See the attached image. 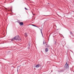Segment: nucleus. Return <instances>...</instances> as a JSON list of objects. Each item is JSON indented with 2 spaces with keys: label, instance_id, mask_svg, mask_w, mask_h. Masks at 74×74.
Wrapping results in <instances>:
<instances>
[{
  "label": "nucleus",
  "instance_id": "obj_6",
  "mask_svg": "<svg viewBox=\"0 0 74 74\" xmlns=\"http://www.w3.org/2000/svg\"><path fill=\"white\" fill-rule=\"evenodd\" d=\"M45 51L46 52H48V49L46 48L45 49Z\"/></svg>",
  "mask_w": 74,
  "mask_h": 74
},
{
  "label": "nucleus",
  "instance_id": "obj_12",
  "mask_svg": "<svg viewBox=\"0 0 74 74\" xmlns=\"http://www.w3.org/2000/svg\"><path fill=\"white\" fill-rule=\"evenodd\" d=\"M70 34H72V33L71 32H70Z\"/></svg>",
  "mask_w": 74,
  "mask_h": 74
},
{
  "label": "nucleus",
  "instance_id": "obj_4",
  "mask_svg": "<svg viewBox=\"0 0 74 74\" xmlns=\"http://www.w3.org/2000/svg\"><path fill=\"white\" fill-rule=\"evenodd\" d=\"M20 24V26H22V25H23V23L22 22H21L20 23H19Z\"/></svg>",
  "mask_w": 74,
  "mask_h": 74
},
{
  "label": "nucleus",
  "instance_id": "obj_1",
  "mask_svg": "<svg viewBox=\"0 0 74 74\" xmlns=\"http://www.w3.org/2000/svg\"><path fill=\"white\" fill-rule=\"evenodd\" d=\"M11 40L12 41H14V40H16V41H21V39L19 36H16L12 39H11Z\"/></svg>",
  "mask_w": 74,
  "mask_h": 74
},
{
  "label": "nucleus",
  "instance_id": "obj_9",
  "mask_svg": "<svg viewBox=\"0 0 74 74\" xmlns=\"http://www.w3.org/2000/svg\"><path fill=\"white\" fill-rule=\"evenodd\" d=\"M32 25V26H35V27H36V26L33 25Z\"/></svg>",
  "mask_w": 74,
  "mask_h": 74
},
{
  "label": "nucleus",
  "instance_id": "obj_3",
  "mask_svg": "<svg viewBox=\"0 0 74 74\" xmlns=\"http://www.w3.org/2000/svg\"><path fill=\"white\" fill-rule=\"evenodd\" d=\"M36 68L37 69V68H38V67H40V64H38L36 66Z\"/></svg>",
  "mask_w": 74,
  "mask_h": 74
},
{
  "label": "nucleus",
  "instance_id": "obj_11",
  "mask_svg": "<svg viewBox=\"0 0 74 74\" xmlns=\"http://www.w3.org/2000/svg\"><path fill=\"white\" fill-rule=\"evenodd\" d=\"M43 44H45V41H44L43 42Z\"/></svg>",
  "mask_w": 74,
  "mask_h": 74
},
{
  "label": "nucleus",
  "instance_id": "obj_7",
  "mask_svg": "<svg viewBox=\"0 0 74 74\" xmlns=\"http://www.w3.org/2000/svg\"><path fill=\"white\" fill-rule=\"evenodd\" d=\"M25 37H27V34L26 33L25 34Z\"/></svg>",
  "mask_w": 74,
  "mask_h": 74
},
{
  "label": "nucleus",
  "instance_id": "obj_5",
  "mask_svg": "<svg viewBox=\"0 0 74 74\" xmlns=\"http://www.w3.org/2000/svg\"><path fill=\"white\" fill-rule=\"evenodd\" d=\"M40 30L41 33V34L42 35V36L43 37H44V36H43V34H42V30L40 29Z\"/></svg>",
  "mask_w": 74,
  "mask_h": 74
},
{
  "label": "nucleus",
  "instance_id": "obj_10",
  "mask_svg": "<svg viewBox=\"0 0 74 74\" xmlns=\"http://www.w3.org/2000/svg\"><path fill=\"white\" fill-rule=\"evenodd\" d=\"M25 10H28V9H27V8H25Z\"/></svg>",
  "mask_w": 74,
  "mask_h": 74
},
{
  "label": "nucleus",
  "instance_id": "obj_8",
  "mask_svg": "<svg viewBox=\"0 0 74 74\" xmlns=\"http://www.w3.org/2000/svg\"><path fill=\"white\" fill-rule=\"evenodd\" d=\"M63 71H64V70H61V71H60V73H61L62 72H63Z\"/></svg>",
  "mask_w": 74,
  "mask_h": 74
},
{
  "label": "nucleus",
  "instance_id": "obj_13",
  "mask_svg": "<svg viewBox=\"0 0 74 74\" xmlns=\"http://www.w3.org/2000/svg\"><path fill=\"white\" fill-rule=\"evenodd\" d=\"M6 10H7V8H6Z\"/></svg>",
  "mask_w": 74,
  "mask_h": 74
},
{
  "label": "nucleus",
  "instance_id": "obj_2",
  "mask_svg": "<svg viewBox=\"0 0 74 74\" xmlns=\"http://www.w3.org/2000/svg\"><path fill=\"white\" fill-rule=\"evenodd\" d=\"M68 68H69V64H67V62H66L65 65V69H66Z\"/></svg>",
  "mask_w": 74,
  "mask_h": 74
}]
</instances>
